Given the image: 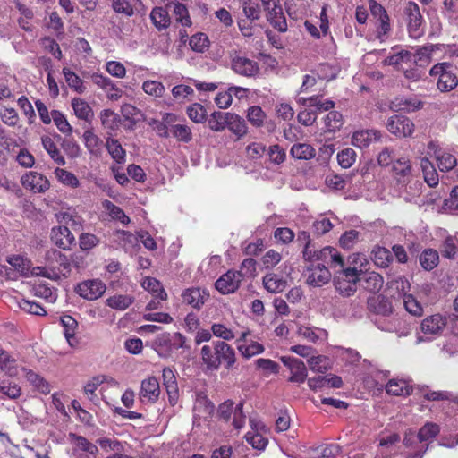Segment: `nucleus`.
Listing matches in <instances>:
<instances>
[{
	"label": "nucleus",
	"mask_w": 458,
	"mask_h": 458,
	"mask_svg": "<svg viewBox=\"0 0 458 458\" xmlns=\"http://www.w3.org/2000/svg\"><path fill=\"white\" fill-rule=\"evenodd\" d=\"M349 259L353 267L347 268L340 267L341 270L335 271L334 277V284L336 291L345 297L351 296L356 292V284L359 281L360 273L365 269L363 267V261H366L365 258L359 254L350 256Z\"/></svg>",
	"instance_id": "f257e3e1"
},
{
	"label": "nucleus",
	"mask_w": 458,
	"mask_h": 458,
	"mask_svg": "<svg viewBox=\"0 0 458 458\" xmlns=\"http://www.w3.org/2000/svg\"><path fill=\"white\" fill-rule=\"evenodd\" d=\"M451 65L447 63L437 64L430 69L431 76H438L437 88L442 92H448L454 89L458 84V79L449 68Z\"/></svg>",
	"instance_id": "f03ea898"
},
{
	"label": "nucleus",
	"mask_w": 458,
	"mask_h": 458,
	"mask_svg": "<svg viewBox=\"0 0 458 458\" xmlns=\"http://www.w3.org/2000/svg\"><path fill=\"white\" fill-rule=\"evenodd\" d=\"M230 59L232 70L241 76L251 78L259 72V66L256 61L242 55L236 51L231 53Z\"/></svg>",
	"instance_id": "7ed1b4c3"
},
{
	"label": "nucleus",
	"mask_w": 458,
	"mask_h": 458,
	"mask_svg": "<svg viewBox=\"0 0 458 458\" xmlns=\"http://www.w3.org/2000/svg\"><path fill=\"white\" fill-rule=\"evenodd\" d=\"M217 413L219 418L225 421H228L231 415L233 414V425L236 429H241L245 425V415L243 414L242 403H239L234 407L233 403L227 400L219 405Z\"/></svg>",
	"instance_id": "20e7f679"
},
{
	"label": "nucleus",
	"mask_w": 458,
	"mask_h": 458,
	"mask_svg": "<svg viewBox=\"0 0 458 458\" xmlns=\"http://www.w3.org/2000/svg\"><path fill=\"white\" fill-rule=\"evenodd\" d=\"M428 155L435 158L437 165L441 172L451 171L457 164L456 158L452 154L442 149L434 141H430L428 144Z\"/></svg>",
	"instance_id": "39448f33"
},
{
	"label": "nucleus",
	"mask_w": 458,
	"mask_h": 458,
	"mask_svg": "<svg viewBox=\"0 0 458 458\" xmlns=\"http://www.w3.org/2000/svg\"><path fill=\"white\" fill-rule=\"evenodd\" d=\"M409 34L413 38H418L423 34L422 16L417 4L409 2L404 8Z\"/></svg>",
	"instance_id": "423d86ee"
},
{
	"label": "nucleus",
	"mask_w": 458,
	"mask_h": 458,
	"mask_svg": "<svg viewBox=\"0 0 458 458\" xmlns=\"http://www.w3.org/2000/svg\"><path fill=\"white\" fill-rule=\"evenodd\" d=\"M106 290V284L99 279L85 280L76 287V293L88 301H95L100 298Z\"/></svg>",
	"instance_id": "0eeeda50"
},
{
	"label": "nucleus",
	"mask_w": 458,
	"mask_h": 458,
	"mask_svg": "<svg viewBox=\"0 0 458 458\" xmlns=\"http://www.w3.org/2000/svg\"><path fill=\"white\" fill-rule=\"evenodd\" d=\"M21 183L26 190L34 193H44L49 187L48 179L38 172H27L21 178Z\"/></svg>",
	"instance_id": "6e6552de"
},
{
	"label": "nucleus",
	"mask_w": 458,
	"mask_h": 458,
	"mask_svg": "<svg viewBox=\"0 0 458 458\" xmlns=\"http://www.w3.org/2000/svg\"><path fill=\"white\" fill-rule=\"evenodd\" d=\"M249 335H250V331L246 329L241 332L240 336L236 340L239 352L246 359L260 354L265 350L261 344L252 340L249 342Z\"/></svg>",
	"instance_id": "1a4fd4ad"
},
{
	"label": "nucleus",
	"mask_w": 458,
	"mask_h": 458,
	"mask_svg": "<svg viewBox=\"0 0 458 458\" xmlns=\"http://www.w3.org/2000/svg\"><path fill=\"white\" fill-rule=\"evenodd\" d=\"M386 128L397 137H410L413 133L414 124L405 116L394 115L388 119Z\"/></svg>",
	"instance_id": "9d476101"
},
{
	"label": "nucleus",
	"mask_w": 458,
	"mask_h": 458,
	"mask_svg": "<svg viewBox=\"0 0 458 458\" xmlns=\"http://www.w3.org/2000/svg\"><path fill=\"white\" fill-rule=\"evenodd\" d=\"M160 386L157 377H148L141 381L139 398L141 403H155L160 395Z\"/></svg>",
	"instance_id": "9b49d317"
},
{
	"label": "nucleus",
	"mask_w": 458,
	"mask_h": 458,
	"mask_svg": "<svg viewBox=\"0 0 458 458\" xmlns=\"http://www.w3.org/2000/svg\"><path fill=\"white\" fill-rule=\"evenodd\" d=\"M307 271V284L314 287H319L327 284L332 276L326 265L320 263L317 265L311 264Z\"/></svg>",
	"instance_id": "f8f14e48"
},
{
	"label": "nucleus",
	"mask_w": 458,
	"mask_h": 458,
	"mask_svg": "<svg viewBox=\"0 0 458 458\" xmlns=\"http://www.w3.org/2000/svg\"><path fill=\"white\" fill-rule=\"evenodd\" d=\"M241 281V275L237 271L229 270L216 280L215 285L221 293L229 294L239 288Z\"/></svg>",
	"instance_id": "ddd939ff"
},
{
	"label": "nucleus",
	"mask_w": 458,
	"mask_h": 458,
	"mask_svg": "<svg viewBox=\"0 0 458 458\" xmlns=\"http://www.w3.org/2000/svg\"><path fill=\"white\" fill-rule=\"evenodd\" d=\"M446 326V318L441 314H434L425 318L420 324L424 335H436L440 334Z\"/></svg>",
	"instance_id": "4468645a"
},
{
	"label": "nucleus",
	"mask_w": 458,
	"mask_h": 458,
	"mask_svg": "<svg viewBox=\"0 0 458 458\" xmlns=\"http://www.w3.org/2000/svg\"><path fill=\"white\" fill-rule=\"evenodd\" d=\"M214 349L216 351L218 367L225 363L227 369H232L236 361L234 349L225 341H216L214 343Z\"/></svg>",
	"instance_id": "2eb2a0df"
},
{
	"label": "nucleus",
	"mask_w": 458,
	"mask_h": 458,
	"mask_svg": "<svg viewBox=\"0 0 458 458\" xmlns=\"http://www.w3.org/2000/svg\"><path fill=\"white\" fill-rule=\"evenodd\" d=\"M267 13V21L278 31L284 32L287 30V22L284 15L282 6L280 3L275 4V5L269 6V8H264Z\"/></svg>",
	"instance_id": "dca6fc26"
},
{
	"label": "nucleus",
	"mask_w": 458,
	"mask_h": 458,
	"mask_svg": "<svg viewBox=\"0 0 458 458\" xmlns=\"http://www.w3.org/2000/svg\"><path fill=\"white\" fill-rule=\"evenodd\" d=\"M68 439L72 445V453H87L88 454H98V446L86 437L75 433H69Z\"/></svg>",
	"instance_id": "f3484780"
},
{
	"label": "nucleus",
	"mask_w": 458,
	"mask_h": 458,
	"mask_svg": "<svg viewBox=\"0 0 458 458\" xmlns=\"http://www.w3.org/2000/svg\"><path fill=\"white\" fill-rule=\"evenodd\" d=\"M51 240L63 250H69L73 244L75 238L66 226H57L52 228Z\"/></svg>",
	"instance_id": "a211bd4d"
},
{
	"label": "nucleus",
	"mask_w": 458,
	"mask_h": 458,
	"mask_svg": "<svg viewBox=\"0 0 458 458\" xmlns=\"http://www.w3.org/2000/svg\"><path fill=\"white\" fill-rule=\"evenodd\" d=\"M392 172L394 178L402 183L408 182L412 174L411 161L407 157H400L393 162Z\"/></svg>",
	"instance_id": "6ab92c4d"
},
{
	"label": "nucleus",
	"mask_w": 458,
	"mask_h": 458,
	"mask_svg": "<svg viewBox=\"0 0 458 458\" xmlns=\"http://www.w3.org/2000/svg\"><path fill=\"white\" fill-rule=\"evenodd\" d=\"M381 135L376 130H360L353 132L352 136V144L360 148L369 147L371 143L379 140Z\"/></svg>",
	"instance_id": "aec40b11"
},
{
	"label": "nucleus",
	"mask_w": 458,
	"mask_h": 458,
	"mask_svg": "<svg viewBox=\"0 0 458 458\" xmlns=\"http://www.w3.org/2000/svg\"><path fill=\"white\" fill-rule=\"evenodd\" d=\"M183 302L192 306L195 309H200L203 304L209 298V294L207 291L200 288H188L182 294Z\"/></svg>",
	"instance_id": "412c9836"
},
{
	"label": "nucleus",
	"mask_w": 458,
	"mask_h": 458,
	"mask_svg": "<svg viewBox=\"0 0 458 458\" xmlns=\"http://www.w3.org/2000/svg\"><path fill=\"white\" fill-rule=\"evenodd\" d=\"M250 424L255 433L248 432L245 435L246 441L251 445V446L258 450H264L267 445V439L264 437L259 431L265 428L263 424L256 423L253 419H250Z\"/></svg>",
	"instance_id": "4be33fe9"
},
{
	"label": "nucleus",
	"mask_w": 458,
	"mask_h": 458,
	"mask_svg": "<svg viewBox=\"0 0 458 458\" xmlns=\"http://www.w3.org/2000/svg\"><path fill=\"white\" fill-rule=\"evenodd\" d=\"M163 381L166 389L169 402L174 404L178 398V386L174 370L171 368L163 369Z\"/></svg>",
	"instance_id": "5701e85b"
},
{
	"label": "nucleus",
	"mask_w": 458,
	"mask_h": 458,
	"mask_svg": "<svg viewBox=\"0 0 458 458\" xmlns=\"http://www.w3.org/2000/svg\"><path fill=\"white\" fill-rule=\"evenodd\" d=\"M315 261H322L323 264L344 267V260L339 252L332 247H325L318 250Z\"/></svg>",
	"instance_id": "b1692460"
},
{
	"label": "nucleus",
	"mask_w": 458,
	"mask_h": 458,
	"mask_svg": "<svg viewBox=\"0 0 458 458\" xmlns=\"http://www.w3.org/2000/svg\"><path fill=\"white\" fill-rule=\"evenodd\" d=\"M262 284L264 288L272 293H282L287 285L286 280L273 272L263 276Z\"/></svg>",
	"instance_id": "393cba45"
},
{
	"label": "nucleus",
	"mask_w": 458,
	"mask_h": 458,
	"mask_svg": "<svg viewBox=\"0 0 458 458\" xmlns=\"http://www.w3.org/2000/svg\"><path fill=\"white\" fill-rule=\"evenodd\" d=\"M150 20L157 30H163L170 26L171 20L168 11L161 6L154 7L150 13Z\"/></svg>",
	"instance_id": "a878e982"
},
{
	"label": "nucleus",
	"mask_w": 458,
	"mask_h": 458,
	"mask_svg": "<svg viewBox=\"0 0 458 458\" xmlns=\"http://www.w3.org/2000/svg\"><path fill=\"white\" fill-rule=\"evenodd\" d=\"M72 107L74 114L81 120L90 122L94 117V112L90 106L82 98H75L72 99Z\"/></svg>",
	"instance_id": "bb28decb"
},
{
	"label": "nucleus",
	"mask_w": 458,
	"mask_h": 458,
	"mask_svg": "<svg viewBox=\"0 0 458 458\" xmlns=\"http://www.w3.org/2000/svg\"><path fill=\"white\" fill-rule=\"evenodd\" d=\"M297 335L311 343H317L327 338V332L325 329L306 326H299Z\"/></svg>",
	"instance_id": "cd10ccee"
},
{
	"label": "nucleus",
	"mask_w": 458,
	"mask_h": 458,
	"mask_svg": "<svg viewBox=\"0 0 458 458\" xmlns=\"http://www.w3.org/2000/svg\"><path fill=\"white\" fill-rule=\"evenodd\" d=\"M324 94L312 95L301 98V103L308 107H316L318 111H329L335 107V102L331 99H322Z\"/></svg>",
	"instance_id": "c85d7f7f"
},
{
	"label": "nucleus",
	"mask_w": 458,
	"mask_h": 458,
	"mask_svg": "<svg viewBox=\"0 0 458 458\" xmlns=\"http://www.w3.org/2000/svg\"><path fill=\"white\" fill-rule=\"evenodd\" d=\"M165 7H173V13L176 17V21L180 22L182 26L190 27L191 25V21L189 15L188 9L183 4L178 1L167 0Z\"/></svg>",
	"instance_id": "c756f323"
},
{
	"label": "nucleus",
	"mask_w": 458,
	"mask_h": 458,
	"mask_svg": "<svg viewBox=\"0 0 458 458\" xmlns=\"http://www.w3.org/2000/svg\"><path fill=\"white\" fill-rule=\"evenodd\" d=\"M61 324L64 327V334L70 346L73 347L78 344L75 338L77 321L71 316L65 315L61 318Z\"/></svg>",
	"instance_id": "7c9ffc66"
},
{
	"label": "nucleus",
	"mask_w": 458,
	"mask_h": 458,
	"mask_svg": "<svg viewBox=\"0 0 458 458\" xmlns=\"http://www.w3.org/2000/svg\"><path fill=\"white\" fill-rule=\"evenodd\" d=\"M324 131L334 133L339 131L344 125V117L340 112L330 111L324 118Z\"/></svg>",
	"instance_id": "2f4dec72"
},
{
	"label": "nucleus",
	"mask_w": 458,
	"mask_h": 458,
	"mask_svg": "<svg viewBox=\"0 0 458 458\" xmlns=\"http://www.w3.org/2000/svg\"><path fill=\"white\" fill-rule=\"evenodd\" d=\"M291 156L299 160H309L316 156L315 148L307 143H297L293 145L290 150Z\"/></svg>",
	"instance_id": "473e14b6"
},
{
	"label": "nucleus",
	"mask_w": 458,
	"mask_h": 458,
	"mask_svg": "<svg viewBox=\"0 0 458 458\" xmlns=\"http://www.w3.org/2000/svg\"><path fill=\"white\" fill-rule=\"evenodd\" d=\"M134 301V297L130 294H115L106 300V304L111 309L124 310Z\"/></svg>",
	"instance_id": "72a5a7b5"
},
{
	"label": "nucleus",
	"mask_w": 458,
	"mask_h": 458,
	"mask_svg": "<svg viewBox=\"0 0 458 458\" xmlns=\"http://www.w3.org/2000/svg\"><path fill=\"white\" fill-rule=\"evenodd\" d=\"M387 394L395 396H407L411 393V386L404 380L391 379L386 386Z\"/></svg>",
	"instance_id": "f704fd0d"
},
{
	"label": "nucleus",
	"mask_w": 458,
	"mask_h": 458,
	"mask_svg": "<svg viewBox=\"0 0 458 458\" xmlns=\"http://www.w3.org/2000/svg\"><path fill=\"white\" fill-rule=\"evenodd\" d=\"M229 114V112H213L208 120L209 129L216 132L224 131L227 127Z\"/></svg>",
	"instance_id": "c9c22d12"
},
{
	"label": "nucleus",
	"mask_w": 458,
	"mask_h": 458,
	"mask_svg": "<svg viewBox=\"0 0 458 458\" xmlns=\"http://www.w3.org/2000/svg\"><path fill=\"white\" fill-rule=\"evenodd\" d=\"M412 54L408 50H398L397 48H393L392 53L388 55L385 60L384 64L387 65L397 66L402 64H408L411 62Z\"/></svg>",
	"instance_id": "e433bc0d"
},
{
	"label": "nucleus",
	"mask_w": 458,
	"mask_h": 458,
	"mask_svg": "<svg viewBox=\"0 0 458 458\" xmlns=\"http://www.w3.org/2000/svg\"><path fill=\"white\" fill-rule=\"evenodd\" d=\"M238 138H242L248 132L245 121L236 114L230 113L227 127Z\"/></svg>",
	"instance_id": "4c0bfd02"
},
{
	"label": "nucleus",
	"mask_w": 458,
	"mask_h": 458,
	"mask_svg": "<svg viewBox=\"0 0 458 458\" xmlns=\"http://www.w3.org/2000/svg\"><path fill=\"white\" fill-rule=\"evenodd\" d=\"M371 259L375 265L379 267H387L393 259L389 250L380 246H375L373 248Z\"/></svg>",
	"instance_id": "58836bf2"
},
{
	"label": "nucleus",
	"mask_w": 458,
	"mask_h": 458,
	"mask_svg": "<svg viewBox=\"0 0 458 458\" xmlns=\"http://www.w3.org/2000/svg\"><path fill=\"white\" fill-rule=\"evenodd\" d=\"M41 142L44 149L48 153L50 157L59 165H65V159L61 155L59 149L57 148L55 143L49 136H43L41 138Z\"/></svg>",
	"instance_id": "ea45409f"
},
{
	"label": "nucleus",
	"mask_w": 458,
	"mask_h": 458,
	"mask_svg": "<svg viewBox=\"0 0 458 458\" xmlns=\"http://www.w3.org/2000/svg\"><path fill=\"white\" fill-rule=\"evenodd\" d=\"M21 370L27 380L31 383L38 390L45 394L50 393V386L48 383L40 377L37 373L25 368H21Z\"/></svg>",
	"instance_id": "a19ab883"
},
{
	"label": "nucleus",
	"mask_w": 458,
	"mask_h": 458,
	"mask_svg": "<svg viewBox=\"0 0 458 458\" xmlns=\"http://www.w3.org/2000/svg\"><path fill=\"white\" fill-rule=\"evenodd\" d=\"M102 207L112 219L118 220L123 225H128L130 223L131 220L129 216L125 215L123 210L110 200H104L102 202Z\"/></svg>",
	"instance_id": "79ce46f5"
},
{
	"label": "nucleus",
	"mask_w": 458,
	"mask_h": 458,
	"mask_svg": "<svg viewBox=\"0 0 458 458\" xmlns=\"http://www.w3.org/2000/svg\"><path fill=\"white\" fill-rule=\"evenodd\" d=\"M438 48L437 45H427L418 47L415 54L412 55L414 62L420 66L428 64L431 61L433 52Z\"/></svg>",
	"instance_id": "37998d69"
},
{
	"label": "nucleus",
	"mask_w": 458,
	"mask_h": 458,
	"mask_svg": "<svg viewBox=\"0 0 458 458\" xmlns=\"http://www.w3.org/2000/svg\"><path fill=\"white\" fill-rule=\"evenodd\" d=\"M438 261V252L433 249H426L420 255V263L425 270H432L437 266Z\"/></svg>",
	"instance_id": "c03bdc74"
},
{
	"label": "nucleus",
	"mask_w": 458,
	"mask_h": 458,
	"mask_svg": "<svg viewBox=\"0 0 458 458\" xmlns=\"http://www.w3.org/2000/svg\"><path fill=\"white\" fill-rule=\"evenodd\" d=\"M171 135L178 141L188 143L192 139L191 129L187 124H174L169 128Z\"/></svg>",
	"instance_id": "a18cd8bd"
},
{
	"label": "nucleus",
	"mask_w": 458,
	"mask_h": 458,
	"mask_svg": "<svg viewBox=\"0 0 458 458\" xmlns=\"http://www.w3.org/2000/svg\"><path fill=\"white\" fill-rule=\"evenodd\" d=\"M106 147L112 158L121 164L125 161V150L117 140L107 139Z\"/></svg>",
	"instance_id": "49530a36"
},
{
	"label": "nucleus",
	"mask_w": 458,
	"mask_h": 458,
	"mask_svg": "<svg viewBox=\"0 0 458 458\" xmlns=\"http://www.w3.org/2000/svg\"><path fill=\"white\" fill-rule=\"evenodd\" d=\"M58 221L63 224L62 226L71 227L73 230H80L81 226V218L71 211L60 212L57 215Z\"/></svg>",
	"instance_id": "de8ad7c7"
},
{
	"label": "nucleus",
	"mask_w": 458,
	"mask_h": 458,
	"mask_svg": "<svg viewBox=\"0 0 458 458\" xmlns=\"http://www.w3.org/2000/svg\"><path fill=\"white\" fill-rule=\"evenodd\" d=\"M142 90L155 98H162L165 92L164 84L154 80H148L142 83Z\"/></svg>",
	"instance_id": "09e8293b"
},
{
	"label": "nucleus",
	"mask_w": 458,
	"mask_h": 458,
	"mask_svg": "<svg viewBox=\"0 0 458 458\" xmlns=\"http://www.w3.org/2000/svg\"><path fill=\"white\" fill-rule=\"evenodd\" d=\"M200 355L203 363L208 369L213 370L218 369L216 351L214 348H211L209 345H204L200 350Z\"/></svg>",
	"instance_id": "8fccbe9b"
},
{
	"label": "nucleus",
	"mask_w": 458,
	"mask_h": 458,
	"mask_svg": "<svg viewBox=\"0 0 458 458\" xmlns=\"http://www.w3.org/2000/svg\"><path fill=\"white\" fill-rule=\"evenodd\" d=\"M63 73L68 86L78 93L85 91L86 87L84 86L83 81L69 68H63Z\"/></svg>",
	"instance_id": "3c124183"
},
{
	"label": "nucleus",
	"mask_w": 458,
	"mask_h": 458,
	"mask_svg": "<svg viewBox=\"0 0 458 458\" xmlns=\"http://www.w3.org/2000/svg\"><path fill=\"white\" fill-rule=\"evenodd\" d=\"M51 117L60 132L67 136L72 135L73 131L72 127L62 112L53 110L51 112Z\"/></svg>",
	"instance_id": "603ef678"
},
{
	"label": "nucleus",
	"mask_w": 458,
	"mask_h": 458,
	"mask_svg": "<svg viewBox=\"0 0 458 458\" xmlns=\"http://www.w3.org/2000/svg\"><path fill=\"white\" fill-rule=\"evenodd\" d=\"M141 286L145 290H147L154 294H157V297L159 298V300H166V298H167V294H166L165 291L164 290V288L161 286V284L159 283V281H157V279H155L153 277L144 278L141 283Z\"/></svg>",
	"instance_id": "864d4df0"
},
{
	"label": "nucleus",
	"mask_w": 458,
	"mask_h": 458,
	"mask_svg": "<svg viewBox=\"0 0 458 458\" xmlns=\"http://www.w3.org/2000/svg\"><path fill=\"white\" fill-rule=\"evenodd\" d=\"M376 25V37L381 42L386 41L391 32V24L390 18L388 14H386V17H381V19L375 20Z\"/></svg>",
	"instance_id": "5fc2aeb1"
},
{
	"label": "nucleus",
	"mask_w": 458,
	"mask_h": 458,
	"mask_svg": "<svg viewBox=\"0 0 458 458\" xmlns=\"http://www.w3.org/2000/svg\"><path fill=\"white\" fill-rule=\"evenodd\" d=\"M310 369L314 372L323 373L330 369V363L327 357L324 355H311L308 359Z\"/></svg>",
	"instance_id": "6e6d98bb"
},
{
	"label": "nucleus",
	"mask_w": 458,
	"mask_h": 458,
	"mask_svg": "<svg viewBox=\"0 0 458 458\" xmlns=\"http://www.w3.org/2000/svg\"><path fill=\"white\" fill-rule=\"evenodd\" d=\"M186 114L189 118L196 123H202L207 119V111L205 107L199 103H193L189 106L186 109Z\"/></svg>",
	"instance_id": "4d7b16f0"
},
{
	"label": "nucleus",
	"mask_w": 458,
	"mask_h": 458,
	"mask_svg": "<svg viewBox=\"0 0 458 458\" xmlns=\"http://www.w3.org/2000/svg\"><path fill=\"white\" fill-rule=\"evenodd\" d=\"M83 140L91 154L97 155L100 151L102 140L92 131L87 130L84 131Z\"/></svg>",
	"instance_id": "13d9d810"
},
{
	"label": "nucleus",
	"mask_w": 458,
	"mask_h": 458,
	"mask_svg": "<svg viewBox=\"0 0 458 458\" xmlns=\"http://www.w3.org/2000/svg\"><path fill=\"white\" fill-rule=\"evenodd\" d=\"M247 118L253 126L261 127L267 115L260 106H252L247 111Z\"/></svg>",
	"instance_id": "bf43d9fd"
},
{
	"label": "nucleus",
	"mask_w": 458,
	"mask_h": 458,
	"mask_svg": "<svg viewBox=\"0 0 458 458\" xmlns=\"http://www.w3.org/2000/svg\"><path fill=\"white\" fill-rule=\"evenodd\" d=\"M190 46L197 53L205 52L209 47V40L206 34L197 33L191 37Z\"/></svg>",
	"instance_id": "052dcab7"
},
{
	"label": "nucleus",
	"mask_w": 458,
	"mask_h": 458,
	"mask_svg": "<svg viewBox=\"0 0 458 458\" xmlns=\"http://www.w3.org/2000/svg\"><path fill=\"white\" fill-rule=\"evenodd\" d=\"M100 120L103 126L109 130H115L120 123L119 115L110 109H106L100 114Z\"/></svg>",
	"instance_id": "680f3d73"
},
{
	"label": "nucleus",
	"mask_w": 458,
	"mask_h": 458,
	"mask_svg": "<svg viewBox=\"0 0 458 458\" xmlns=\"http://www.w3.org/2000/svg\"><path fill=\"white\" fill-rule=\"evenodd\" d=\"M211 331L216 337L221 338L225 342L233 340L236 336L233 329L222 323H214L211 326Z\"/></svg>",
	"instance_id": "e2e57ef3"
},
{
	"label": "nucleus",
	"mask_w": 458,
	"mask_h": 458,
	"mask_svg": "<svg viewBox=\"0 0 458 458\" xmlns=\"http://www.w3.org/2000/svg\"><path fill=\"white\" fill-rule=\"evenodd\" d=\"M360 233L359 231L352 229L346 231L339 239L340 246L346 250H351L359 242Z\"/></svg>",
	"instance_id": "0e129e2a"
},
{
	"label": "nucleus",
	"mask_w": 458,
	"mask_h": 458,
	"mask_svg": "<svg viewBox=\"0 0 458 458\" xmlns=\"http://www.w3.org/2000/svg\"><path fill=\"white\" fill-rule=\"evenodd\" d=\"M55 174L57 179L64 185L70 186L72 188H77L80 185L78 178L72 173L67 170L56 168L55 170Z\"/></svg>",
	"instance_id": "69168bd1"
},
{
	"label": "nucleus",
	"mask_w": 458,
	"mask_h": 458,
	"mask_svg": "<svg viewBox=\"0 0 458 458\" xmlns=\"http://www.w3.org/2000/svg\"><path fill=\"white\" fill-rule=\"evenodd\" d=\"M291 377L289 380L295 383H303L307 378V369L304 362L298 360L291 369Z\"/></svg>",
	"instance_id": "338daca9"
},
{
	"label": "nucleus",
	"mask_w": 458,
	"mask_h": 458,
	"mask_svg": "<svg viewBox=\"0 0 458 458\" xmlns=\"http://www.w3.org/2000/svg\"><path fill=\"white\" fill-rule=\"evenodd\" d=\"M355 160L356 152L351 148H344L337 154V161L342 168H350Z\"/></svg>",
	"instance_id": "774afa93"
}]
</instances>
